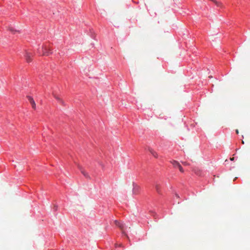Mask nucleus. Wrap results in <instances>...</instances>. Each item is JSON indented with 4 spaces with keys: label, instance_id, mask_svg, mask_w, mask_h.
Here are the masks:
<instances>
[{
    "label": "nucleus",
    "instance_id": "nucleus-15",
    "mask_svg": "<svg viewBox=\"0 0 250 250\" xmlns=\"http://www.w3.org/2000/svg\"><path fill=\"white\" fill-rule=\"evenodd\" d=\"M175 195L177 198H179V196L177 194H175Z\"/></svg>",
    "mask_w": 250,
    "mask_h": 250
},
{
    "label": "nucleus",
    "instance_id": "nucleus-17",
    "mask_svg": "<svg viewBox=\"0 0 250 250\" xmlns=\"http://www.w3.org/2000/svg\"><path fill=\"white\" fill-rule=\"evenodd\" d=\"M54 208H55V209L56 210H57V207H54Z\"/></svg>",
    "mask_w": 250,
    "mask_h": 250
},
{
    "label": "nucleus",
    "instance_id": "nucleus-11",
    "mask_svg": "<svg viewBox=\"0 0 250 250\" xmlns=\"http://www.w3.org/2000/svg\"><path fill=\"white\" fill-rule=\"evenodd\" d=\"M9 30L12 32L13 34H15L16 32H19L18 31L14 30L12 27L9 28Z\"/></svg>",
    "mask_w": 250,
    "mask_h": 250
},
{
    "label": "nucleus",
    "instance_id": "nucleus-3",
    "mask_svg": "<svg viewBox=\"0 0 250 250\" xmlns=\"http://www.w3.org/2000/svg\"><path fill=\"white\" fill-rule=\"evenodd\" d=\"M114 223L117 226H118L121 229V230L122 231V233L127 237V235L125 233L124 229V225L122 223H121L119 222H118V221H117V220H115Z\"/></svg>",
    "mask_w": 250,
    "mask_h": 250
},
{
    "label": "nucleus",
    "instance_id": "nucleus-1",
    "mask_svg": "<svg viewBox=\"0 0 250 250\" xmlns=\"http://www.w3.org/2000/svg\"><path fill=\"white\" fill-rule=\"evenodd\" d=\"M133 188L132 190V193L134 195H137L139 194L140 191L141 190V187L136 184H133Z\"/></svg>",
    "mask_w": 250,
    "mask_h": 250
},
{
    "label": "nucleus",
    "instance_id": "nucleus-10",
    "mask_svg": "<svg viewBox=\"0 0 250 250\" xmlns=\"http://www.w3.org/2000/svg\"><path fill=\"white\" fill-rule=\"evenodd\" d=\"M149 151L154 157H155V158L158 157L157 153L155 151H154L153 150H152V149H149Z\"/></svg>",
    "mask_w": 250,
    "mask_h": 250
},
{
    "label": "nucleus",
    "instance_id": "nucleus-13",
    "mask_svg": "<svg viewBox=\"0 0 250 250\" xmlns=\"http://www.w3.org/2000/svg\"><path fill=\"white\" fill-rule=\"evenodd\" d=\"M236 133L238 134L239 133V131L238 129L236 130Z\"/></svg>",
    "mask_w": 250,
    "mask_h": 250
},
{
    "label": "nucleus",
    "instance_id": "nucleus-7",
    "mask_svg": "<svg viewBox=\"0 0 250 250\" xmlns=\"http://www.w3.org/2000/svg\"><path fill=\"white\" fill-rule=\"evenodd\" d=\"M155 189H156L157 192L159 194H162L161 186L159 184H156V185L155 186Z\"/></svg>",
    "mask_w": 250,
    "mask_h": 250
},
{
    "label": "nucleus",
    "instance_id": "nucleus-6",
    "mask_svg": "<svg viewBox=\"0 0 250 250\" xmlns=\"http://www.w3.org/2000/svg\"><path fill=\"white\" fill-rule=\"evenodd\" d=\"M42 49V55H46V56L49 55V51H48V50H49V49H48L46 45L43 46Z\"/></svg>",
    "mask_w": 250,
    "mask_h": 250
},
{
    "label": "nucleus",
    "instance_id": "nucleus-8",
    "mask_svg": "<svg viewBox=\"0 0 250 250\" xmlns=\"http://www.w3.org/2000/svg\"><path fill=\"white\" fill-rule=\"evenodd\" d=\"M53 95L54 97L62 105H65L64 102L58 96L55 94L54 93H53Z\"/></svg>",
    "mask_w": 250,
    "mask_h": 250
},
{
    "label": "nucleus",
    "instance_id": "nucleus-19",
    "mask_svg": "<svg viewBox=\"0 0 250 250\" xmlns=\"http://www.w3.org/2000/svg\"><path fill=\"white\" fill-rule=\"evenodd\" d=\"M209 78H212V76H209Z\"/></svg>",
    "mask_w": 250,
    "mask_h": 250
},
{
    "label": "nucleus",
    "instance_id": "nucleus-5",
    "mask_svg": "<svg viewBox=\"0 0 250 250\" xmlns=\"http://www.w3.org/2000/svg\"><path fill=\"white\" fill-rule=\"evenodd\" d=\"M27 98H28L29 101L30 102L32 108L34 110H35L36 109V103H35L34 99H33V98H32L30 96H27Z\"/></svg>",
    "mask_w": 250,
    "mask_h": 250
},
{
    "label": "nucleus",
    "instance_id": "nucleus-9",
    "mask_svg": "<svg viewBox=\"0 0 250 250\" xmlns=\"http://www.w3.org/2000/svg\"><path fill=\"white\" fill-rule=\"evenodd\" d=\"M79 169L81 170V172L83 173V174L87 178H89V175H88V174L85 171H84L82 168L81 167H79Z\"/></svg>",
    "mask_w": 250,
    "mask_h": 250
},
{
    "label": "nucleus",
    "instance_id": "nucleus-18",
    "mask_svg": "<svg viewBox=\"0 0 250 250\" xmlns=\"http://www.w3.org/2000/svg\"><path fill=\"white\" fill-rule=\"evenodd\" d=\"M242 144H244V142L243 141H242Z\"/></svg>",
    "mask_w": 250,
    "mask_h": 250
},
{
    "label": "nucleus",
    "instance_id": "nucleus-2",
    "mask_svg": "<svg viewBox=\"0 0 250 250\" xmlns=\"http://www.w3.org/2000/svg\"><path fill=\"white\" fill-rule=\"evenodd\" d=\"M171 163L174 167H178L181 172H184V169L178 162L173 160Z\"/></svg>",
    "mask_w": 250,
    "mask_h": 250
},
{
    "label": "nucleus",
    "instance_id": "nucleus-16",
    "mask_svg": "<svg viewBox=\"0 0 250 250\" xmlns=\"http://www.w3.org/2000/svg\"><path fill=\"white\" fill-rule=\"evenodd\" d=\"M183 164H184V165H187V163H186V162H184V163H183Z\"/></svg>",
    "mask_w": 250,
    "mask_h": 250
},
{
    "label": "nucleus",
    "instance_id": "nucleus-4",
    "mask_svg": "<svg viewBox=\"0 0 250 250\" xmlns=\"http://www.w3.org/2000/svg\"><path fill=\"white\" fill-rule=\"evenodd\" d=\"M33 56L32 54L29 52H26L24 57L27 62H30L32 61V57Z\"/></svg>",
    "mask_w": 250,
    "mask_h": 250
},
{
    "label": "nucleus",
    "instance_id": "nucleus-12",
    "mask_svg": "<svg viewBox=\"0 0 250 250\" xmlns=\"http://www.w3.org/2000/svg\"><path fill=\"white\" fill-rule=\"evenodd\" d=\"M194 172L195 173L197 174V175H200L201 174V171L200 170H197L196 169H194Z\"/></svg>",
    "mask_w": 250,
    "mask_h": 250
},
{
    "label": "nucleus",
    "instance_id": "nucleus-14",
    "mask_svg": "<svg viewBox=\"0 0 250 250\" xmlns=\"http://www.w3.org/2000/svg\"><path fill=\"white\" fill-rule=\"evenodd\" d=\"M230 160L231 161H233V160H234V158H233V157H232V158H230Z\"/></svg>",
    "mask_w": 250,
    "mask_h": 250
}]
</instances>
